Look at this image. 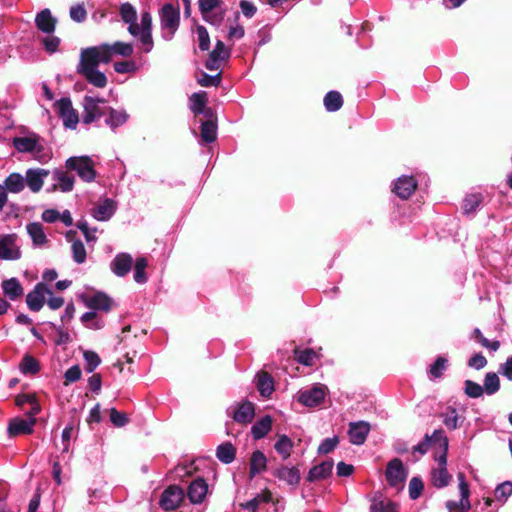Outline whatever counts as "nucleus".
Returning a JSON list of instances; mask_svg holds the SVG:
<instances>
[{
  "label": "nucleus",
  "mask_w": 512,
  "mask_h": 512,
  "mask_svg": "<svg viewBox=\"0 0 512 512\" xmlns=\"http://www.w3.org/2000/svg\"><path fill=\"white\" fill-rule=\"evenodd\" d=\"M100 63H102V60H100L97 54L89 48L82 49L77 73L85 77L93 86L104 88L107 85V77L103 72L99 71L98 65Z\"/></svg>",
  "instance_id": "f257e3e1"
},
{
  "label": "nucleus",
  "mask_w": 512,
  "mask_h": 512,
  "mask_svg": "<svg viewBox=\"0 0 512 512\" xmlns=\"http://www.w3.org/2000/svg\"><path fill=\"white\" fill-rule=\"evenodd\" d=\"M12 144L18 152L30 153L40 163H47L52 157L51 152L45 149L41 143V138L37 134L15 137L12 140Z\"/></svg>",
  "instance_id": "f03ea898"
},
{
  "label": "nucleus",
  "mask_w": 512,
  "mask_h": 512,
  "mask_svg": "<svg viewBox=\"0 0 512 512\" xmlns=\"http://www.w3.org/2000/svg\"><path fill=\"white\" fill-rule=\"evenodd\" d=\"M432 450L435 459L447 458L448 438L443 429H436L431 435L426 434L423 441L418 444V453L424 454Z\"/></svg>",
  "instance_id": "7ed1b4c3"
},
{
  "label": "nucleus",
  "mask_w": 512,
  "mask_h": 512,
  "mask_svg": "<svg viewBox=\"0 0 512 512\" xmlns=\"http://www.w3.org/2000/svg\"><path fill=\"white\" fill-rule=\"evenodd\" d=\"M102 60V63H109L114 56L130 57L134 52V46L129 42L116 41L112 44H101L88 47Z\"/></svg>",
  "instance_id": "20e7f679"
},
{
  "label": "nucleus",
  "mask_w": 512,
  "mask_h": 512,
  "mask_svg": "<svg viewBox=\"0 0 512 512\" xmlns=\"http://www.w3.org/2000/svg\"><path fill=\"white\" fill-rule=\"evenodd\" d=\"M160 25L162 30V37L169 41L173 38L174 34L180 25V8L173 4H165L160 12Z\"/></svg>",
  "instance_id": "39448f33"
},
{
  "label": "nucleus",
  "mask_w": 512,
  "mask_h": 512,
  "mask_svg": "<svg viewBox=\"0 0 512 512\" xmlns=\"http://www.w3.org/2000/svg\"><path fill=\"white\" fill-rule=\"evenodd\" d=\"M84 112L82 121L84 124H91L107 114L108 106L103 98L85 96L83 99Z\"/></svg>",
  "instance_id": "423d86ee"
},
{
  "label": "nucleus",
  "mask_w": 512,
  "mask_h": 512,
  "mask_svg": "<svg viewBox=\"0 0 512 512\" xmlns=\"http://www.w3.org/2000/svg\"><path fill=\"white\" fill-rule=\"evenodd\" d=\"M65 166L69 170L76 171L85 182H92L96 178L94 163L88 156L70 157L66 160Z\"/></svg>",
  "instance_id": "0eeeda50"
},
{
  "label": "nucleus",
  "mask_w": 512,
  "mask_h": 512,
  "mask_svg": "<svg viewBox=\"0 0 512 512\" xmlns=\"http://www.w3.org/2000/svg\"><path fill=\"white\" fill-rule=\"evenodd\" d=\"M407 474V470L399 458H394L388 462L385 477L391 487H394L397 490H402L404 488Z\"/></svg>",
  "instance_id": "6e6552de"
},
{
  "label": "nucleus",
  "mask_w": 512,
  "mask_h": 512,
  "mask_svg": "<svg viewBox=\"0 0 512 512\" xmlns=\"http://www.w3.org/2000/svg\"><path fill=\"white\" fill-rule=\"evenodd\" d=\"M17 240L14 233L0 236V260L15 261L21 258V247Z\"/></svg>",
  "instance_id": "1a4fd4ad"
},
{
  "label": "nucleus",
  "mask_w": 512,
  "mask_h": 512,
  "mask_svg": "<svg viewBox=\"0 0 512 512\" xmlns=\"http://www.w3.org/2000/svg\"><path fill=\"white\" fill-rule=\"evenodd\" d=\"M183 499V489L177 485H170L162 492L159 505L165 511H173L180 506Z\"/></svg>",
  "instance_id": "9d476101"
},
{
  "label": "nucleus",
  "mask_w": 512,
  "mask_h": 512,
  "mask_svg": "<svg viewBox=\"0 0 512 512\" xmlns=\"http://www.w3.org/2000/svg\"><path fill=\"white\" fill-rule=\"evenodd\" d=\"M459 481V491H460V501H448L446 503V507L449 511H458V512H467L471 505L469 502V485L465 480V475L462 472H459L457 475Z\"/></svg>",
  "instance_id": "9b49d317"
},
{
  "label": "nucleus",
  "mask_w": 512,
  "mask_h": 512,
  "mask_svg": "<svg viewBox=\"0 0 512 512\" xmlns=\"http://www.w3.org/2000/svg\"><path fill=\"white\" fill-rule=\"evenodd\" d=\"M46 295H52V291L44 284L38 283L26 296V303L31 311L38 312L45 304Z\"/></svg>",
  "instance_id": "f8f14e48"
},
{
  "label": "nucleus",
  "mask_w": 512,
  "mask_h": 512,
  "mask_svg": "<svg viewBox=\"0 0 512 512\" xmlns=\"http://www.w3.org/2000/svg\"><path fill=\"white\" fill-rule=\"evenodd\" d=\"M326 396V387L324 385H316L310 389L299 391L297 400L307 407L318 406Z\"/></svg>",
  "instance_id": "ddd939ff"
},
{
  "label": "nucleus",
  "mask_w": 512,
  "mask_h": 512,
  "mask_svg": "<svg viewBox=\"0 0 512 512\" xmlns=\"http://www.w3.org/2000/svg\"><path fill=\"white\" fill-rule=\"evenodd\" d=\"M55 107L63 119V123L67 128L74 129L78 124V114L73 109L72 102L69 98H61L55 103Z\"/></svg>",
  "instance_id": "4468645a"
},
{
  "label": "nucleus",
  "mask_w": 512,
  "mask_h": 512,
  "mask_svg": "<svg viewBox=\"0 0 512 512\" xmlns=\"http://www.w3.org/2000/svg\"><path fill=\"white\" fill-rule=\"evenodd\" d=\"M50 174V171L43 168H30L26 171L24 181L28 188L33 192H39L44 184V179Z\"/></svg>",
  "instance_id": "2eb2a0df"
},
{
  "label": "nucleus",
  "mask_w": 512,
  "mask_h": 512,
  "mask_svg": "<svg viewBox=\"0 0 512 512\" xmlns=\"http://www.w3.org/2000/svg\"><path fill=\"white\" fill-rule=\"evenodd\" d=\"M52 178L55 181L51 191L60 190L61 192H70L73 190L75 177L73 175L68 174L66 171L62 169H55L52 172Z\"/></svg>",
  "instance_id": "dca6fc26"
},
{
  "label": "nucleus",
  "mask_w": 512,
  "mask_h": 512,
  "mask_svg": "<svg viewBox=\"0 0 512 512\" xmlns=\"http://www.w3.org/2000/svg\"><path fill=\"white\" fill-rule=\"evenodd\" d=\"M208 492V484L203 478L195 479L188 487L187 496L191 503L200 504Z\"/></svg>",
  "instance_id": "f3484780"
},
{
  "label": "nucleus",
  "mask_w": 512,
  "mask_h": 512,
  "mask_svg": "<svg viewBox=\"0 0 512 512\" xmlns=\"http://www.w3.org/2000/svg\"><path fill=\"white\" fill-rule=\"evenodd\" d=\"M437 468H434L431 473L432 483L437 488L446 487L451 481V475L448 473L446 465L447 458H444L443 462L441 459H435Z\"/></svg>",
  "instance_id": "a211bd4d"
},
{
  "label": "nucleus",
  "mask_w": 512,
  "mask_h": 512,
  "mask_svg": "<svg viewBox=\"0 0 512 512\" xmlns=\"http://www.w3.org/2000/svg\"><path fill=\"white\" fill-rule=\"evenodd\" d=\"M132 265H133V258L130 254L119 253L115 256V258L111 262L110 267H111L112 272L115 275H117L119 277H123L130 272Z\"/></svg>",
  "instance_id": "6ab92c4d"
},
{
  "label": "nucleus",
  "mask_w": 512,
  "mask_h": 512,
  "mask_svg": "<svg viewBox=\"0 0 512 512\" xmlns=\"http://www.w3.org/2000/svg\"><path fill=\"white\" fill-rule=\"evenodd\" d=\"M57 20L51 14L49 9H43L35 17V24L38 30L46 34H52L55 31Z\"/></svg>",
  "instance_id": "aec40b11"
},
{
  "label": "nucleus",
  "mask_w": 512,
  "mask_h": 512,
  "mask_svg": "<svg viewBox=\"0 0 512 512\" xmlns=\"http://www.w3.org/2000/svg\"><path fill=\"white\" fill-rule=\"evenodd\" d=\"M370 431V425L367 422L360 421L351 423L348 431L351 443L361 445L365 442Z\"/></svg>",
  "instance_id": "412c9836"
},
{
  "label": "nucleus",
  "mask_w": 512,
  "mask_h": 512,
  "mask_svg": "<svg viewBox=\"0 0 512 512\" xmlns=\"http://www.w3.org/2000/svg\"><path fill=\"white\" fill-rule=\"evenodd\" d=\"M190 110L195 114H204L205 116H211V109L206 108L207 104V93L200 91L193 93L190 98Z\"/></svg>",
  "instance_id": "4be33fe9"
},
{
  "label": "nucleus",
  "mask_w": 512,
  "mask_h": 512,
  "mask_svg": "<svg viewBox=\"0 0 512 512\" xmlns=\"http://www.w3.org/2000/svg\"><path fill=\"white\" fill-rule=\"evenodd\" d=\"M35 423V418H15L10 422L8 426V432L11 436L30 434L33 431V426Z\"/></svg>",
  "instance_id": "5701e85b"
},
{
  "label": "nucleus",
  "mask_w": 512,
  "mask_h": 512,
  "mask_svg": "<svg viewBox=\"0 0 512 512\" xmlns=\"http://www.w3.org/2000/svg\"><path fill=\"white\" fill-rule=\"evenodd\" d=\"M1 288L4 296L11 301H15L20 298L24 293V289L16 277L2 281Z\"/></svg>",
  "instance_id": "b1692460"
},
{
  "label": "nucleus",
  "mask_w": 512,
  "mask_h": 512,
  "mask_svg": "<svg viewBox=\"0 0 512 512\" xmlns=\"http://www.w3.org/2000/svg\"><path fill=\"white\" fill-rule=\"evenodd\" d=\"M273 474L291 486H297L300 481V471L296 467L281 466Z\"/></svg>",
  "instance_id": "393cba45"
},
{
  "label": "nucleus",
  "mask_w": 512,
  "mask_h": 512,
  "mask_svg": "<svg viewBox=\"0 0 512 512\" xmlns=\"http://www.w3.org/2000/svg\"><path fill=\"white\" fill-rule=\"evenodd\" d=\"M416 189V180L413 177L402 176L394 186L395 193L402 199L409 198Z\"/></svg>",
  "instance_id": "a878e982"
},
{
  "label": "nucleus",
  "mask_w": 512,
  "mask_h": 512,
  "mask_svg": "<svg viewBox=\"0 0 512 512\" xmlns=\"http://www.w3.org/2000/svg\"><path fill=\"white\" fill-rule=\"evenodd\" d=\"M449 360L445 356H438L435 361L428 367L427 376L430 381L441 379L448 369Z\"/></svg>",
  "instance_id": "bb28decb"
},
{
  "label": "nucleus",
  "mask_w": 512,
  "mask_h": 512,
  "mask_svg": "<svg viewBox=\"0 0 512 512\" xmlns=\"http://www.w3.org/2000/svg\"><path fill=\"white\" fill-rule=\"evenodd\" d=\"M115 210L114 201L107 198L93 209L92 215L98 221H106L113 216Z\"/></svg>",
  "instance_id": "cd10ccee"
},
{
  "label": "nucleus",
  "mask_w": 512,
  "mask_h": 512,
  "mask_svg": "<svg viewBox=\"0 0 512 512\" xmlns=\"http://www.w3.org/2000/svg\"><path fill=\"white\" fill-rule=\"evenodd\" d=\"M86 305L93 310L109 311L112 300L106 294L97 292L86 299Z\"/></svg>",
  "instance_id": "c85d7f7f"
},
{
  "label": "nucleus",
  "mask_w": 512,
  "mask_h": 512,
  "mask_svg": "<svg viewBox=\"0 0 512 512\" xmlns=\"http://www.w3.org/2000/svg\"><path fill=\"white\" fill-rule=\"evenodd\" d=\"M267 468V458L263 452L256 450L252 453L250 458V478H254L257 474L265 471Z\"/></svg>",
  "instance_id": "c756f323"
},
{
  "label": "nucleus",
  "mask_w": 512,
  "mask_h": 512,
  "mask_svg": "<svg viewBox=\"0 0 512 512\" xmlns=\"http://www.w3.org/2000/svg\"><path fill=\"white\" fill-rule=\"evenodd\" d=\"M254 415V405L251 402H244L234 412L233 419L240 424H247L252 421Z\"/></svg>",
  "instance_id": "7c9ffc66"
},
{
  "label": "nucleus",
  "mask_w": 512,
  "mask_h": 512,
  "mask_svg": "<svg viewBox=\"0 0 512 512\" xmlns=\"http://www.w3.org/2000/svg\"><path fill=\"white\" fill-rule=\"evenodd\" d=\"M333 469V461H325L319 465L314 466L310 469L307 480L308 481H318L321 479H325L332 473Z\"/></svg>",
  "instance_id": "2f4dec72"
},
{
  "label": "nucleus",
  "mask_w": 512,
  "mask_h": 512,
  "mask_svg": "<svg viewBox=\"0 0 512 512\" xmlns=\"http://www.w3.org/2000/svg\"><path fill=\"white\" fill-rule=\"evenodd\" d=\"M107 118L105 123L112 129L115 130L117 127L123 125L127 120L129 115L125 110H116L111 107L107 110Z\"/></svg>",
  "instance_id": "473e14b6"
},
{
  "label": "nucleus",
  "mask_w": 512,
  "mask_h": 512,
  "mask_svg": "<svg viewBox=\"0 0 512 512\" xmlns=\"http://www.w3.org/2000/svg\"><path fill=\"white\" fill-rule=\"evenodd\" d=\"M272 427V418L269 415L262 417L251 427V434L254 439L259 440L265 437Z\"/></svg>",
  "instance_id": "72a5a7b5"
},
{
  "label": "nucleus",
  "mask_w": 512,
  "mask_h": 512,
  "mask_svg": "<svg viewBox=\"0 0 512 512\" xmlns=\"http://www.w3.org/2000/svg\"><path fill=\"white\" fill-rule=\"evenodd\" d=\"M272 500V493L270 490L265 489L261 493L257 494L253 499L246 503L241 504L243 509L250 512H258V507L262 503H269Z\"/></svg>",
  "instance_id": "f704fd0d"
},
{
  "label": "nucleus",
  "mask_w": 512,
  "mask_h": 512,
  "mask_svg": "<svg viewBox=\"0 0 512 512\" xmlns=\"http://www.w3.org/2000/svg\"><path fill=\"white\" fill-rule=\"evenodd\" d=\"M7 192L20 193L25 187L24 177L20 173H11L3 185Z\"/></svg>",
  "instance_id": "c9c22d12"
},
{
  "label": "nucleus",
  "mask_w": 512,
  "mask_h": 512,
  "mask_svg": "<svg viewBox=\"0 0 512 512\" xmlns=\"http://www.w3.org/2000/svg\"><path fill=\"white\" fill-rule=\"evenodd\" d=\"M29 236L31 237L33 244L36 246H42L46 243L47 238L44 232L43 226L38 222L29 223L26 227Z\"/></svg>",
  "instance_id": "e433bc0d"
},
{
  "label": "nucleus",
  "mask_w": 512,
  "mask_h": 512,
  "mask_svg": "<svg viewBox=\"0 0 512 512\" xmlns=\"http://www.w3.org/2000/svg\"><path fill=\"white\" fill-rule=\"evenodd\" d=\"M257 388L263 397H269L272 394L274 390L273 379L267 372L258 373Z\"/></svg>",
  "instance_id": "4c0bfd02"
},
{
  "label": "nucleus",
  "mask_w": 512,
  "mask_h": 512,
  "mask_svg": "<svg viewBox=\"0 0 512 512\" xmlns=\"http://www.w3.org/2000/svg\"><path fill=\"white\" fill-rule=\"evenodd\" d=\"M274 449L282 457L283 460H286L291 455L293 442L287 435H280L274 444Z\"/></svg>",
  "instance_id": "58836bf2"
},
{
  "label": "nucleus",
  "mask_w": 512,
  "mask_h": 512,
  "mask_svg": "<svg viewBox=\"0 0 512 512\" xmlns=\"http://www.w3.org/2000/svg\"><path fill=\"white\" fill-rule=\"evenodd\" d=\"M220 0H199V11L201 12L204 20L216 24L221 21V19H210L209 13L212 12L214 9H216L220 5Z\"/></svg>",
  "instance_id": "ea45409f"
},
{
  "label": "nucleus",
  "mask_w": 512,
  "mask_h": 512,
  "mask_svg": "<svg viewBox=\"0 0 512 512\" xmlns=\"http://www.w3.org/2000/svg\"><path fill=\"white\" fill-rule=\"evenodd\" d=\"M236 450L231 443H223L217 447L216 456L217 458L225 463L229 464L235 459Z\"/></svg>",
  "instance_id": "a19ab883"
},
{
  "label": "nucleus",
  "mask_w": 512,
  "mask_h": 512,
  "mask_svg": "<svg viewBox=\"0 0 512 512\" xmlns=\"http://www.w3.org/2000/svg\"><path fill=\"white\" fill-rule=\"evenodd\" d=\"M343 105V99L339 92L330 91L324 97V106L327 111L335 112Z\"/></svg>",
  "instance_id": "79ce46f5"
},
{
  "label": "nucleus",
  "mask_w": 512,
  "mask_h": 512,
  "mask_svg": "<svg viewBox=\"0 0 512 512\" xmlns=\"http://www.w3.org/2000/svg\"><path fill=\"white\" fill-rule=\"evenodd\" d=\"M444 425L449 430H455L460 426V417L457 413L456 408L449 406L446 411L442 414Z\"/></svg>",
  "instance_id": "37998d69"
},
{
  "label": "nucleus",
  "mask_w": 512,
  "mask_h": 512,
  "mask_svg": "<svg viewBox=\"0 0 512 512\" xmlns=\"http://www.w3.org/2000/svg\"><path fill=\"white\" fill-rule=\"evenodd\" d=\"M483 391L487 395H493L500 389V379L494 372H489L485 375Z\"/></svg>",
  "instance_id": "c03bdc74"
},
{
  "label": "nucleus",
  "mask_w": 512,
  "mask_h": 512,
  "mask_svg": "<svg viewBox=\"0 0 512 512\" xmlns=\"http://www.w3.org/2000/svg\"><path fill=\"white\" fill-rule=\"evenodd\" d=\"M20 371L23 374H31L34 375L40 370L39 362L31 355L26 354L20 365H19Z\"/></svg>",
  "instance_id": "a18cd8bd"
},
{
  "label": "nucleus",
  "mask_w": 512,
  "mask_h": 512,
  "mask_svg": "<svg viewBox=\"0 0 512 512\" xmlns=\"http://www.w3.org/2000/svg\"><path fill=\"white\" fill-rule=\"evenodd\" d=\"M483 197L480 193L469 194L463 201V211L469 215L474 213L481 204Z\"/></svg>",
  "instance_id": "49530a36"
},
{
  "label": "nucleus",
  "mask_w": 512,
  "mask_h": 512,
  "mask_svg": "<svg viewBox=\"0 0 512 512\" xmlns=\"http://www.w3.org/2000/svg\"><path fill=\"white\" fill-rule=\"evenodd\" d=\"M217 125L212 120L204 121L201 124V138L206 143H212L216 139Z\"/></svg>",
  "instance_id": "de8ad7c7"
},
{
  "label": "nucleus",
  "mask_w": 512,
  "mask_h": 512,
  "mask_svg": "<svg viewBox=\"0 0 512 512\" xmlns=\"http://www.w3.org/2000/svg\"><path fill=\"white\" fill-rule=\"evenodd\" d=\"M370 512H396V506L389 500L374 498L370 506Z\"/></svg>",
  "instance_id": "09e8293b"
},
{
  "label": "nucleus",
  "mask_w": 512,
  "mask_h": 512,
  "mask_svg": "<svg viewBox=\"0 0 512 512\" xmlns=\"http://www.w3.org/2000/svg\"><path fill=\"white\" fill-rule=\"evenodd\" d=\"M147 265H148L147 260L144 257L138 258L135 262L134 280L139 284H143L147 281V276L145 273V269H146Z\"/></svg>",
  "instance_id": "8fccbe9b"
},
{
  "label": "nucleus",
  "mask_w": 512,
  "mask_h": 512,
  "mask_svg": "<svg viewBox=\"0 0 512 512\" xmlns=\"http://www.w3.org/2000/svg\"><path fill=\"white\" fill-rule=\"evenodd\" d=\"M294 355L296 360L306 366L312 365L315 358L317 357L316 353L312 349L305 350H294Z\"/></svg>",
  "instance_id": "3c124183"
},
{
  "label": "nucleus",
  "mask_w": 512,
  "mask_h": 512,
  "mask_svg": "<svg viewBox=\"0 0 512 512\" xmlns=\"http://www.w3.org/2000/svg\"><path fill=\"white\" fill-rule=\"evenodd\" d=\"M121 19L126 24H132L133 21L137 20V11L130 3L126 2L120 6Z\"/></svg>",
  "instance_id": "603ef678"
},
{
  "label": "nucleus",
  "mask_w": 512,
  "mask_h": 512,
  "mask_svg": "<svg viewBox=\"0 0 512 512\" xmlns=\"http://www.w3.org/2000/svg\"><path fill=\"white\" fill-rule=\"evenodd\" d=\"M71 250H72L73 260L76 263L82 264V263L85 262V260H86V249H85V246L82 243V241H80V240L73 241L72 246H71Z\"/></svg>",
  "instance_id": "864d4df0"
},
{
  "label": "nucleus",
  "mask_w": 512,
  "mask_h": 512,
  "mask_svg": "<svg viewBox=\"0 0 512 512\" xmlns=\"http://www.w3.org/2000/svg\"><path fill=\"white\" fill-rule=\"evenodd\" d=\"M84 359H85V370L88 373L93 372L101 362L98 354L93 351H85Z\"/></svg>",
  "instance_id": "5fc2aeb1"
},
{
  "label": "nucleus",
  "mask_w": 512,
  "mask_h": 512,
  "mask_svg": "<svg viewBox=\"0 0 512 512\" xmlns=\"http://www.w3.org/2000/svg\"><path fill=\"white\" fill-rule=\"evenodd\" d=\"M473 334L483 347H485L491 351H494V352L499 349L500 342L497 340L489 341L486 337L483 336V334L479 328H475L473 331Z\"/></svg>",
  "instance_id": "6e6d98bb"
},
{
  "label": "nucleus",
  "mask_w": 512,
  "mask_h": 512,
  "mask_svg": "<svg viewBox=\"0 0 512 512\" xmlns=\"http://www.w3.org/2000/svg\"><path fill=\"white\" fill-rule=\"evenodd\" d=\"M464 384V392L470 398H478L484 393L482 386L472 380H466Z\"/></svg>",
  "instance_id": "4d7b16f0"
},
{
  "label": "nucleus",
  "mask_w": 512,
  "mask_h": 512,
  "mask_svg": "<svg viewBox=\"0 0 512 512\" xmlns=\"http://www.w3.org/2000/svg\"><path fill=\"white\" fill-rule=\"evenodd\" d=\"M196 33H197V37H198L199 48L202 51L209 50V48H210V37H209L207 29L204 26H202V25H198L197 28H196Z\"/></svg>",
  "instance_id": "13d9d810"
},
{
  "label": "nucleus",
  "mask_w": 512,
  "mask_h": 512,
  "mask_svg": "<svg viewBox=\"0 0 512 512\" xmlns=\"http://www.w3.org/2000/svg\"><path fill=\"white\" fill-rule=\"evenodd\" d=\"M114 70L119 74L135 73L138 70V66L134 61H119L115 62Z\"/></svg>",
  "instance_id": "bf43d9fd"
},
{
  "label": "nucleus",
  "mask_w": 512,
  "mask_h": 512,
  "mask_svg": "<svg viewBox=\"0 0 512 512\" xmlns=\"http://www.w3.org/2000/svg\"><path fill=\"white\" fill-rule=\"evenodd\" d=\"M494 494L497 500H506L512 494V482L506 481L499 484Z\"/></svg>",
  "instance_id": "052dcab7"
},
{
  "label": "nucleus",
  "mask_w": 512,
  "mask_h": 512,
  "mask_svg": "<svg viewBox=\"0 0 512 512\" xmlns=\"http://www.w3.org/2000/svg\"><path fill=\"white\" fill-rule=\"evenodd\" d=\"M197 82L203 87L218 86L221 82V76L220 73L213 76L207 73H202L201 76L197 79Z\"/></svg>",
  "instance_id": "680f3d73"
},
{
  "label": "nucleus",
  "mask_w": 512,
  "mask_h": 512,
  "mask_svg": "<svg viewBox=\"0 0 512 512\" xmlns=\"http://www.w3.org/2000/svg\"><path fill=\"white\" fill-rule=\"evenodd\" d=\"M42 44L47 52L54 53L58 50L60 39L57 36L48 34V36L42 39Z\"/></svg>",
  "instance_id": "e2e57ef3"
},
{
  "label": "nucleus",
  "mask_w": 512,
  "mask_h": 512,
  "mask_svg": "<svg viewBox=\"0 0 512 512\" xmlns=\"http://www.w3.org/2000/svg\"><path fill=\"white\" fill-rule=\"evenodd\" d=\"M339 443V439L337 436H334L332 438H326L321 442V444L318 447V453L319 454H327L331 451H333L336 446Z\"/></svg>",
  "instance_id": "0e129e2a"
},
{
  "label": "nucleus",
  "mask_w": 512,
  "mask_h": 512,
  "mask_svg": "<svg viewBox=\"0 0 512 512\" xmlns=\"http://www.w3.org/2000/svg\"><path fill=\"white\" fill-rule=\"evenodd\" d=\"M138 38L142 45L143 51L145 53H149L153 49V46H154L152 32L151 31H141Z\"/></svg>",
  "instance_id": "69168bd1"
},
{
  "label": "nucleus",
  "mask_w": 512,
  "mask_h": 512,
  "mask_svg": "<svg viewBox=\"0 0 512 512\" xmlns=\"http://www.w3.org/2000/svg\"><path fill=\"white\" fill-rule=\"evenodd\" d=\"M110 421L116 427H123L128 423V417L125 413L119 412L115 408L110 410Z\"/></svg>",
  "instance_id": "338daca9"
},
{
  "label": "nucleus",
  "mask_w": 512,
  "mask_h": 512,
  "mask_svg": "<svg viewBox=\"0 0 512 512\" xmlns=\"http://www.w3.org/2000/svg\"><path fill=\"white\" fill-rule=\"evenodd\" d=\"M87 12L83 5L78 4L70 8V17L76 22H83L86 19Z\"/></svg>",
  "instance_id": "774afa93"
}]
</instances>
